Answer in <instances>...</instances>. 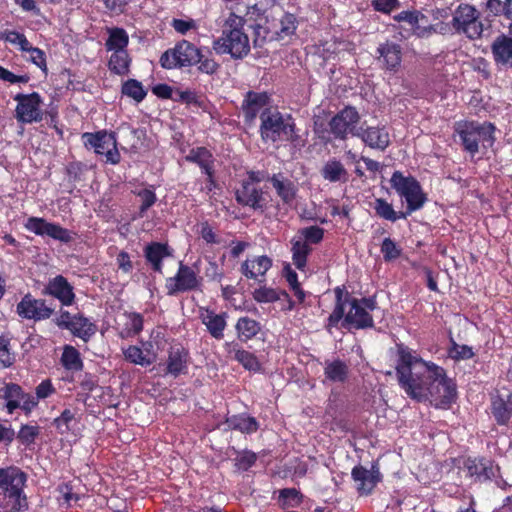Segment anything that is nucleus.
Here are the masks:
<instances>
[{
    "instance_id": "f257e3e1",
    "label": "nucleus",
    "mask_w": 512,
    "mask_h": 512,
    "mask_svg": "<svg viewBox=\"0 0 512 512\" xmlns=\"http://www.w3.org/2000/svg\"><path fill=\"white\" fill-rule=\"evenodd\" d=\"M395 374L406 395L418 402L430 400L437 406L449 407L457 398V385L446 370L421 358L403 343L396 345Z\"/></svg>"
},
{
    "instance_id": "f03ea898",
    "label": "nucleus",
    "mask_w": 512,
    "mask_h": 512,
    "mask_svg": "<svg viewBox=\"0 0 512 512\" xmlns=\"http://www.w3.org/2000/svg\"><path fill=\"white\" fill-rule=\"evenodd\" d=\"M335 308L328 318L326 328L337 327L343 319L342 326L346 325L357 330L374 327L373 316L370 314L377 308L374 296L363 298H351L344 287H336Z\"/></svg>"
},
{
    "instance_id": "7ed1b4c3",
    "label": "nucleus",
    "mask_w": 512,
    "mask_h": 512,
    "mask_svg": "<svg viewBox=\"0 0 512 512\" xmlns=\"http://www.w3.org/2000/svg\"><path fill=\"white\" fill-rule=\"evenodd\" d=\"M27 474L16 466L0 468V512H22L28 509L24 487Z\"/></svg>"
},
{
    "instance_id": "20e7f679",
    "label": "nucleus",
    "mask_w": 512,
    "mask_h": 512,
    "mask_svg": "<svg viewBox=\"0 0 512 512\" xmlns=\"http://www.w3.org/2000/svg\"><path fill=\"white\" fill-rule=\"evenodd\" d=\"M246 20L230 12L222 25L221 36L213 42L218 54H230L234 59H242L250 52L249 37L245 32Z\"/></svg>"
},
{
    "instance_id": "39448f33",
    "label": "nucleus",
    "mask_w": 512,
    "mask_h": 512,
    "mask_svg": "<svg viewBox=\"0 0 512 512\" xmlns=\"http://www.w3.org/2000/svg\"><path fill=\"white\" fill-rule=\"evenodd\" d=\"M495 130V125L488 121L459 120L453 125V137H458L462 151L474 157L480 151V145L488 148L494 144Z\"/></svg>"
},
{
    "instance_id": "423d86ee",
    "label": "nucleus",
    "mask_w": 512,
    "mask_h": 512,
    "mask_svg": "<svg viewBox=\"0 0 512 512\" xmlns=\"http://www.w3.org/2000/svg\"><path fill=\"white\" fill-rule=\"evenodd\" d=\"M260 136L265 143L291 141L294 138V123L276 109H265L260 115Z\"/></svg>"
},
{
    "instance_id": "0eeeda50",
    "label": "nucleus",
    "mask_w": 512,
    "mask_h": 512,
    "mask_svg": "<svg viewBox=\"0 0 512 512\" xmlns=\"http://www.w3.org/2000/svg\"><path fill=\"white\" fill-rule=\"evenodd\" d=\"M390 184L397 194L405 199L407 203L405 213L407 216L420 210L427 201V196L423 192L419 181L412 175L405 176L401 171H394Z\"/></svg>"
},
{
    "instance_id": "6e6552de",
    "label": "nucleus",
    "mask_w": 512,
    "mask_h": 512,
    "mask_svg": "<svg viewBox=\"0 0 512 512\" xmlns=\"http://www.w3.org/2000/svg\"><path fill=\"white\" fill-rule=\"evenodd\" d=\"M451 26L458 34L469 39H478L483 33L480 12L472 5L461 3L452 14Z\"/></svg>"
},
{
    "instance_id": "1a4fd4ad",
    "label": "nucleus",
    "mask_w": 512,
    "mask_h": 512,
    "mask_svg": "<svg viewBox=\"0 0 512 512\" xmlns=\"http://www.w3.org/2000/svg\"><path fill=\"white\" fill-rule=\"evenodd\" d=\"M200 51L191 42L182 40L161 55L160 64L165 69L190 67L199 61Z\"/></svg>"
},
{
    "instance_id": "9d476101",
    "label": "nucleus",
    "mask_w": 512,
    "mask_h": 512,
    "mask_svg": "<svg viewBox=\"0 0 512 512\" xmlns=\"http://www.w3.org/2000/svg\"><path fill=\"white\" fill-rule=\"evenodd\" d=\"M84 144L94 149L96 154L105 155L106 161L111 164H118L121 156L117 148V137L115 132L101 130L96 133L86 132L82 135Z\"/></svg>"
},
{
    "instance_id": "9b49d317",
    "label": "nucleus",
    "mask_w": 512,
    "mask_h": 512,
    "mask_svg": "<svg viewBox=\"0 0 512 512\" xmlns=\"http://www.w3.org/2000/svg\"><path fill=\"white\" fill-rule=\"evenodd\" d=\"M202 278L187 265L179 263L175 276L166 279L165 288L168 295H176L181 292L200 289Z\"/></svg>"
},
{
    "instance_id": "f8f14e48",
    "label": "nucleus",
    "mask_w": 512,
    "mask_h": 512,
    "mask_svg": "<svg viewBox=\"0 0 512 512\" xmlns=\"http://www.w3.org/2000/svg\"><path fill=\"white\" fill-rule=\"evenodd\" d=\"M360 115L355 107L346 106L329 122L330 132L335 138L345 140L348 134L356 136Z\"/></svg>"
},
{
    "instance_id": "ddd939ff",
    "label": "nucleus",
    "mask_w": 512,
    "mask_h": 512,
    "mask_svg": "<svg viewBox=\"0 0 512 512\" xmlns=\"http://www.w3.org/2000/svg\"><path fill=\"white\" fill-rule=\"evenodd\" d=\"M466 476L474 482L491 481L499 472L500 467L492 459L486 457H468L463 462Z\"/></svg>"
},
{
    "instance_id": "4468645a",
    "label": "nucleus",
    "mask_w": 512,
    "mask_h": 512,
    "mask_svg": "<svg viewBox=\"0 0 512 512\" xmlns=\"http://www.w3.org/2000/svg\"><path fill=\"white\" fill-rule=\"evenodd\" d=\"M26 230L39 236H49L63 243L73 240L72 233L58 224L47 222L44 218L29 217L24 224Z\"/></svg>"
},
{
    "instance_id": "2eb2a0df",
    "label": "nucleus",
    "mask_w": 512,
    "mask_h": 512,
    "mask_svg": "<svg viewBox=\"0 0 512 512\" xmlns=\"http://www.w3.org/2000/svg\"><path fill=\"white\" fill-rule=\"evenodd\" d=\"M14 99L18 102L16 115L19 121L31 123L42 120L40 109L41 97L38 93L34 92L28 95L17 94Z\"/></svg>"
},
{
    "instance_id": "dca6fc26",
    "label": "nucleus",
    "mask_w": 512,
    "mask_h": 512,
    "mask_svg": "<svg viewBox=\"0 0 512 512\" xmlns=\"http://www.w3.org/2000/svg\"><path fill=\"white\" fill-rule=\"evenodd\" d=\"M492 59L498 70L512 69V35L500 33L490 45Z\"/></svg>"
},
{
    "instance_id": "f3484780",
    "label": "nucleus",
    "mask_w": 512,
    "mask_h": 512,
    "mask_svg": "<svg viewBox=\"0 0 512 512\" xmlns=\"http://www.w3.org/2000/svg\"><path fill=\"white\" fill-rule=\"evenodd\" d=\"M16 310L20 317L34 321L48 319L53 313V310L46 305L44 300L35 299L30 294L21 299Z\"/></svg>"
},
{
    "instance_id": "a211bd4d",
    "label": "nucleus",
    "mask_w": 512,
    "mask_h": 512,
    "mask_svg": "<svg viewBox=\"0 0 512 512\" xmlns=\"http://www.w3.org/2000/svg\"><path fill=\"white\" fill-rule=\"evenodd\" d=\"M377 60L380 67L386 71L397 72L402 62V47L400 44L386 40L380 43L376 49Z\"/></svg>"
},
{
    "instance_id": "6ab92c4d",
    "label": "nucleus",
    "mask_w": 512,
    "mask_h": 512,
    "mask_svg": "<svg viewBox=\"0 0 512 512\" xmlns=\"http://www.w3.org/2000/svg\"><path fill=\"white\" fill-rule=\"evenodd\" d=\"M44 294L58 299L64 306L72 305L75 300L73 286L62 275H58L48 281Z\"/></svg>"
},
{
    "instance_id": "aec40b11",
    "label": "nucleus",
    "mask_w": 512,
    "mask_h": 512,
    "mask_svg": "<svg viewBox=\"0 0 512 512\" xmlns=\"http://www.w3.org/2000/svg\"><path fill=\"white\" fill-rule=\"evenodd\" d=\"M352 479L357 484V491L361 495L370 494L381 481V474L378 469L368 470L362 465H357L352 469Z\"/></svg>"
},
{
    "instance_id": "412c9836",
    "label": "nucleus",
    "mask_w": 512,
    "mask_h": 512,
    "mask_svg": "<svg viewBox=\"0 0 512 512\" xmlns=\"http://www.w3.org/2000/svg\"><path fill=\"white\" fill-rule=\"evenodd\" d=\"M226 314H217L213 310L201 307L199 310V318L206 326L209 334L216 340L224 338V330L227 326Z\"/></svg>"
},
{
    "instance_id": "4be33fe9",
    "label": "nucleus",
    "mask_w": 512,
    "mask_h": 512,
    "mask_svg": "<svg viewBox=\"0 0 512 512\" xmlns=\"http://www.w3.org/2000/svg\"><path fill=\"white\" fill-rule=\"evenodd\" d=\"M272 267V259L266 255L247 258L241 264V273L248 279L258 280L264 277L266 272Z\"/></svg>"
},
{
    "instance_id": "5701e85b",
    "label": "nucleus",
    "mask_w": 512,
    "mask_h": 512,
    "mask_svg": "<svg viewBox=\"0 0 512 512\" xmlns=\"http://www.w3.org/2000/svg\"><path fill=\"white\" fill-rule=\"evenodd\" d=\"M268 101L269 96L265 92H247L241 106L245 120L247 122L254 121Z\"/></svg>"
},
{
    "instance_id": "b1692460",
    "label": "nucleus",
    "mask_w": 512,
    "mask_h": 512,
    "mask_svg": "<svg viewBox=\"0 0 512 512\" xmlns=\"http://www.w3.org/2000/svg\"><path fill=\"white\" fill-rule=\"evenodd\" d=\"M491 413L498 425H507L512 418V393L492 397Z\"/></svg>"
},
{
    "instance_id": "393cba45",
    "label": "nucleus",
    "mask_w": 512,
    "mask_h": 512,
    "mask_svg": "<svg viewBox=\"0 0 512 512\" xmlns=\"http://www.w3.org/2000/svg\"><path fill=\"white\" fill-rule=\"evenodd\" d=\"M277 196L284 204L291 205L296 197L297 187L283 173L273 174L268 178Z\"/></svg>"
},
{
    "instance_id": "a878e982",
    "label": "nucleus",
    "mask_w": 512,
    "mask_h": 512,
    "mask_svg": "<svg viewBox=\"0 0 512 512\" xmlns=\"http://www.w3.org/2000/svg\"><path fill=\"white\" fill-rule=\"evenodd\" d=\"M236 200L239 204L249 206L255 210L263 209V192L249 181H245L242 187L236 191Z\"/></svg>"
},
{
    "instance_id": "bb28decb",
    "label": "nucleus",
    "mask_w": 512,
    "mask_h": 512,
    "mask_svg": "<svg viewBox=\"0 0 512 512\" xmlns=\"http://www.w3.org/2000/svg\"><path fill=\"white\" fill-rule=\"evenodd\" d=\"M357 137H360L363 142L370 148L379 149L384 151L390 144L389 133L382 127H368L365 130H358Z\"/></svg>"
},
{
    "instance_id": "cd10ccee",
    "label": "nucleus",
    "mask_w": 512,
    "mask_h": 512,
    "mask_svg": "<svg viewBox=\"0 0 512 512\" xmlns=\"http://www.w3.org/2000/svg\"><path fill=\"white\" fill-rule=\"evenodd\" d=\"M186 161L196 163L203 172L208 176V181L213 183V165L214 157L212 153L205 147L193 148L185 157Z\"/></svg>"
},
{
    "instance_id": "c85d7f7f",
    "label": "nucleus",
    "mask_w": 512,
    "mask_h": 512,
    "mask_svg": "<svg viewBox=\"0 0 512 512\" xmlns=\"http://www.w3.org/2000/svg\"><path fill=\"white\" fill-rule=\"evenodd\" d=\"M22 387L16 383L0 382V399L5 401L8 414H13L20 406Z\"/></svg>"
},
{
    "instance_id": "c756f323",
    "label": "nucleus",
    "mask_w": 512,
    "mask_h": 512,
    "mask_svg": "<svg viewBox=\"0 0 512 512\" xmlns=\"http://www.w3.org/2000/svg\"><path fill=\"white\" fill-rule=\"evenodd\" d=\"M188 352L180 346H174L169 351L167 372L178 376L187 369Z\"/></svg>"
},
{
    "instance_id": "7c9ffc66",
    "label": "nucleus",
    "mask_w": 512,
    "mask_h": 512,
    "mask_svg": "<svg viewBox=\"0 0 512 512\" xmlns=\"http://www.w3.org/2000/svg\"><path fill=\"white\" fill-rule=\"evenodd\" d=\"M144 253L147 261L151 263L153 270L162 273V260L170 255L168 246L153 242L146 246Z\"/></svg>"
},
{
    "instance_id": "2f4dec72",
    "label": "nucleus",
    "mask_w": 512,
    "mask_h": 512,
    "mask_svg": "<svg viewBox=\"0 0 512 512\" xmlns=\"http://www.w3.org/2000/svg\"><path fill=\"white\" fill-rule=\"evenodd\" d=\"M322 176L332 183H346L349 180V174L344 165L335 158L328 160L322 167Z\"/></svg>"
},
{
    "instance_id": "473e14b6",
    "label": "nucleus",
    "mask_w": 512,
    "mask_h": 512,
    "mask_svg": "<svg viewBox=\"0 0 512 512\" xmlns=\"http://www.w3.org/2000/svg\"><path fill=\"white\" fill-rule=\"evenodd\" d=\"M74 336L87 342L97 330L95 324L81 314H75V318L68 329Z\"/></svg>"
},
{
    "instance_id": "72a5a7b5",
    "label": "nucleus",
    "mask_w": 512,
    "mask_h": 512,
    "mask_svg": "<svg viewBox=\"0 0 512 512\" xmlns=\"http://www.w3.org/2000/svg\"><path fill=\"white\" fill-rule=\"evenodd\" d=\"M237 337L240 341L246 342L254 338L261 330V325L258 321L248 317H240L235 325Z\"/></svg>"
},
{
    "instance_id": "f704fd0d",
    "label": "nucleus",
    "mask_w": 512,
    "mask_h": 512,
    "mask_svg": "<svg viewBox=\"0 0 512 512\" xmlns=\"http://www.w3.org/2000/svg\"><path fill=\"white\" fill-rule=\"evenodd\" d=\"M107 33L108 39L105 46L108 51H127L126 47L129 43V36L123 28H107Z\"/></svg>"
},
{
    "instance_id": "c9c22d12",
    "label": "nucleus",
    "mask_w": 512,
    "mask_h": 512,
    "mask_svg": "<svg viewBox=\"0 0 512 512\" xmlns=\"http://www.w3.org/2000/svg\"><path fill=\"white\" fill-rule=\"evenodd\" d=\"M125 323L120 330L121 338H129L139 334L143 330V316L137 312H125L123 314Z\"/></svg>"
},
{
    "instance_id": "e433bc0d",
    "label": "nucleus",
    "mask_w": 512,
    "mask_h": 512,
    "mask_svg": "<svg viewBox=\"0 0 512 512\" xmlns=\"http://www.w3.org/2000/svg\"><path fill=\"white\" fill-rule=\"evenodd\" d=\"M228 428L232 430H239L242 433L251 434L258 430V422L254 417H250L244 414L233 415L226 419Z\"/></svg>"
},
{
    "instance_id": "4c0bfd02",
    "label": "nucleus",
    "mask_w": 512,
    "mask_h": 512,
    "mask_svg": "<svg viewBox=\"0 0 512 512\" xmlns=\"http://www.w3.org/2000/svg\"><path fill=\"white\" fill-rule=\"evenodd\" d=\"M373 208L377 216L391 222L408 217L405 211L396 212L392 204L384 198H376Z\"/></svg>"
},
{
    "instance_id": "58836bf2",
    "label": "nucleus",
    "mask_w": 512,
    "mask_h": 512,
    "mask_svg": "<svg viewBox=\"0 0 512 512\" xmlns=\"http://www.w3.org/2000/svg\"><path fill=\"white\" fill-rule=\"evenodd\" d=\"M291 244L293 263L297 269L303 270L306 266L307 256L310 252V246L305 243L302 238L296 237L291 240Z\"/></svg>"
},
{
    "instance_id": "ea45409f",
    "label": "nucleus",
    "mask_w": 512,
    "mask_h": 512,
    "mask_svg": "<svg viewBox=\"0 0 512 512\" xmlns=\"http://www.w3.org/2000/svg\"><path fill=\"white\" fill-rule=\"evenodd\" d=\"M61 364L66 370L81 371L83 369V361L79 351L70 345H66L61 356Z\"/></svg>"
},
{
    "instance_id": "a19ab883",
    "label": "nucleus",
    "mask_w": 512,
    "mask_h": 512,
    "mask_svg": "<svg viewBox=\"0 0 512 512\" xmlns=\"http://www.w3.org/2000/svg\"><path fill=\"white\" fill-rule=\"evenodd\" d=\"M130 61L127 51H113L108 67L110 71L117 75H125L129 72Z\"/></svg>"
},
{
    "instance_id": "79ce46f5",
    "label": "nucleus",
    "mask_w": 512,
    "mask_h": 512,
    "mask_svg": "<svg viewBox=\"0 0 512 512\" xmlns=\"http://www.w3.org/2000/svg\"><path fill=\"white\" fill-rule=\"evenodd\" d=\"M123 354L127 361L141 366H149L156 360L155 356L145 354L142 348L135 345L123 349Z\"/></svg>"
},
{
    "instance_id": "37998d69",
    "label": "nucleus",
    "mask_w": 512,
    "mask_h": 512,
    "mask_svg": "<svg viewBox=\"0 0 512 512\" xmlns=\"http://www.w3.org/2000/svg\"><path fill=\"white\" fill-rule=\"evenodd\" d=\"M0 40H4L5 42L11 44L22 53L29 49V46L31 45L25 34L16 30L7 29L1 31Z\"/></svg>"
},
{
    "instance_id": "c03bdc74",
    "label": "nucleus",
    "mask_w": 512,
    "mask_h": 512,
    "mask_svg": "<svg viewBox=\"0 0 512 512\" xmlns=\"http://www.w3.org/2000/svg\"><path fill=\"white\" fill-rule=\"evenodd\" d=\"M348 366L341 360H334L327 363L325 367L326 377L333 382L343 383L348 377Z\"/></svg>"
},
{
    "instance_id": "a18cd8bd",
    "label": "nucleus",
    "mask_w": 512,
    "mask_h": 512,
    "mask_svg": "<svg viewBox=\"0 0 512 512\" xmlns=\"http://www.w3.org/2000/svg\"><path fill=\"white\" fill-rule=\"evenodd\" d=\"M296 30V18L292 14H284L275 25L272 33L279 39L292 35Z\"/></svg>"
},
{
    "instance_id": "49530a36",
    "label": "nucleus",
    "mask_w": 512,
    "mask_h": 512,
    "mask_svg": "<svg viewBox=\"0 0 512 512\" xmlns=\"http://www.w3.org/2000/svg\"><path fill=\"white\" fill-rule=\"evenodd\" d=\"M448 356L454 361L469 360L475 356L471 346L458 344L454 339L450 340V346L447 350Z\"/></svg>"
},
{
    "instance_id": "de8ad7c7",
    "label": "nucleus",
    "mask_w": 512,
    "mask_h": 512,
    "mask_svg": "<svg viewBox=\"0 0 512 512\" xmlns=\"http://www.w3.org/2000/svg\"><path fill=\"white\" fill-rule=\"evenodd\" d=\"M122 93L134 99L136 102H141L147 94L141 82L135 79H129L123 83Z\"/></svg>"
},
{
    "instance_id": "09e8293b",
    "label": "nucleus",
    "mask_w": 512,
    "mask_h": 512,
    "mask_svg": "<svg viewBox=\"0 0 512 512\" xmlns=\"http://www.w3.org/2000/svg\"><path fill=\"white\" fill-rule=\"evenodd\" d=\"M393 20L398 23L405 22L413 28H418L420 22L427 21V17L419 10H407L394 15Z\"/></svg>"
},
{
    "instance_id": "8fccbe9b",
    "label": "nucleus",
    "mask_w": 512,
    "mask_h": 512,
    "mask_svg": "<svg viewBox=\"0 0 512 512\" xmlns=\"http://www.w3.org/2000/svg\"><path fill=\"white\" fill-rule=\"evenodd\" d=\"M380 251L385 262L395 261L402 254V248L390 237L384 238L380 246Z\"/></svg>"
},
{
    "instance_id": "3c124183",
    "label": "nucleus",
    "mask_w": 512,
    "mask_h": 512,
    "mask_svg": "<svg viewBox=\"0 0 512 512\" xmlns=\"http://www.w3.org/2000/svg\"><path fill=\"white\" fill-rule=\"evenodd\" d=\"M284 277L288 284L290 285L294 295L301 302L304 300L305 294L304 291L300 288V283L298 282L297 273L291 268L290 264H286L283 269Z\"/></svg>"
},
{
    "instance_id": "603ef678",
    "label": "nucleus",
    "mask_w": 512,
    "mask_h": 512,
    "mask_svg": "<svg viewBox=\"0 0 512 512\" xmlns=\"http://www.w3.org/2000/svg\"><path fill=\"white\" fill-rule=\"evenodd\" d=\"M235 359L243 365L245 369L250 371H258L260 369V363L256 356L246 350L240 349L235 352Z\"/></svg>"
},
{
    "instance_id": "864d4df0",
    "label": "nucleus",
    "mask_w": 512,
    "mask_h": 512,
    "mask_svg": "<svg viewBox=\"0 0 512 512\" xmlns=\"http://www.w3.org/2000/svg\"><path fill=\"white\" fill-rule=\"evenodd\" d=\"M135 194L137 195V197H139L141 202V205L139 207V215L143 217L146 211L155 204L157 200L156 194L150 188H143L135 192Z\"/></svg>"
},
{
    "instance_id": "5fc2aeb1",
    "label": "nucleus",
    "mask_w": 512,
    "mask_h": 512,
    "mask_svg": "<svg viewBox=\"0 0 512 512\" xmlns=\"http://www.w3.org/2000/svg\"><path fill=\"white\" fill-rule=\"evenodd\" d=\"M279 298V292L266 286H261L253 292V299L258 303H272L279 300Z\"/></svg>"
},
{
    "instance_id": "6e6d98bb",
    "label": "nucleus",
    "mask_w": 512,
    "mask_h": 512,
    "mask_svg": "<svg viewBox=\"0 0 512 512\" xmlns=\"http://www.w3.org/2000/svg\"><path fill=\"white\" fill-rule=\"evenodd\" d=\"M401 6L400 0H371V7L374 11L390 15Z\"/></svg>"
},
{
    "instance_id": "4d7b16f0",
    "label": "nucleus",
    "mask_w": 512,
    "mask_h": 512,
    "mask_svg": "<svg viewBox=\"0 0 512 512\" xmlns=\"http://www.w3.org/2000/svg\"><path fill=\"white\" fill-rule=\"evenodd\" d=\"M24 53H29V61L39 67L45 74L47 73L46 54L43 50L34 47L32 44Z\"/></svg>"
},
{
    "instance_id": "13d9d810",
    "label": "nucleus",
    "mask_w": 512,
    "mask_h": 512,
    "mask_svg": "<svg viewBox=\"0 0 512 512\" xmlns=\"http://www.w3.org/2000/svg\"><path fill=\"white\" fill-rule=\"evenodd\" d=\"M40 433V428L34 425H22L18 432V439L25 445L32 444Z\"/></svg>"
},
{
    "instance_id": "bf43d9fd",
    "label": "nucleus",
    "mask_w": 512,
    "mask_h": 512,
    "mask_svg": "<svg viewBox=\"0 0 512 512\" xmlns=\"http://www.w3.org/2000/svg\"><path fill=\"white\" fill-rule=\"evenodd\" d=\"M197 64L198 71L208 75L215 74L219 69V64L212 57H208L202 54L201 51L199 55V61H197Z\"/></svg>"
},
{
    "instance_id": "052dcab7",
    "label": "nucleus",
    "mask_w": 512,
    "mask_h": 512,
    "mask_svg": "<svg viewBox=\"0 0 512 512\" xmlns=\"http://www.w3.org/2000/svg\"><path fill=\"white\" fill-rule=\"evenodd\" d=\"M279 499L284 508L294 507L299 504V492L294 488L282 489L280 491Z\"/></svg>"
},
{
    "instance_id": "680f3d73",
    "label": "nucleus",
    "mask_w": 512,
    "mask_h": 512,
    "mask_svg": "<svg viewBox=\"0 0 512 512\" xmlns=\"http://www.w3.org/2000/svg\"><path fill=\"white\" fill-rule=\"evenodd\" d=\"M56 393V388L54 387L52 381L50 379H45L41 381L35 388V395L40 400H45L50 396Z\"/></svg>"
},
{
    "instance_id": "e2e57ef3",
    "label": "nucleus",
    "mask_w": 512,
    "mask_h": 512,
    "mask_svg": "<svg viewBox=\"0 0 512 512\" xmlns=\"http://www.w3.org/2000/svg\"><path fill=\"white\" fill-rule=\"evenodd\" d=\"M14 362V356L10 351V342L5 337H0V363L3 367H9Z\"/></svg>"
},
{
    "instance_id": "0e129e2a",
    "label": "nucleus",
    "mask_w": 512,
    "mask_h": 512,
    "mask_svg": "<svg viewBox=\"0 0 512 512\" xmlns=\"http://www.w3.org/2000/svg\"><path fill=\"white\" fill-rule=\"evenodd\" d=\"M174 100H180L186 104H193L201 106L202 100L196 92L191 90H176L174 94Z\"/></svg>"
},
{
    "instance_id": "69168bd1",
    "label": "nucleus",
    "mask_w": 512,
    "mask_h": 512,
    "mask_svg": "<svg viewBox=\"0 0 512 512\" xmlns=\"http://www.w3.org/2000/svg\"><path fill=\"white\" fill-rule=\"evenodd\" d=\"M38 403L39 401L36 395L26 393L22 389V396H20V406L18 409H21L26 415H28L37 407Z\"/></svg>"
},
{
    "instance_id": "338daca9",
    "label": "nucleus",
    "mask_w": 512,
    "mask_h": 512,
    "mask_svg": "<svg viewBox=\"0 0 512 512\" xmlns=\"http://www.w3.org/2000/svg\"><path fill=\"white\" fill-rule=\"evenodd\" d=\"M74 417L75 413L72 410L65 409L59 417L55 418L54 425L61 433H65L69 430V424Z\"/></svg>"
},
{
    "instance_id": "774afa93",
    "label": "nucleus",
    "mask_w": 512,
    "mask_h": 512,
    "mask_svg": "<svg viewBox=\"0 0 512 512\" xmlns=\"http://www.w3.org/2000/svg\"><path fill=\"white\" fill-rule=\"evenodd\" d=\"M295 237L302 238L310 246V244L320 242V228L317 226L304 228Z\"/></svg>"
}]
</instances>
